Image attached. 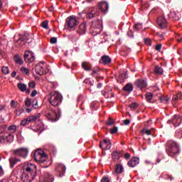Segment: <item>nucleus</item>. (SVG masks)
<instances>
[{"mask_svg":"<svg viewBox=\"0 0 182 182\" xmlns=\"http://www.w3.org/2000/svg\"><path fill=\"white\" fill-rule=\"evenodd\" d=\"M100 149H102V150H110V149H112V142L110 141V139H105L103 141H100Z\"/></svg>","mask_w":182,"mask_h":182,"instance_id":"11","label":"nucleus"},{"mask_svg":"<svg viewBox=\"0 0 182 182\" xmlns=\"http://www.w3.org/2000/svg\"><path fill=\"white\" fill-rule=\"evenodd\" d=\"M25 103L27 107H31V106H32V100H31V98H26Z\"/></svg>","mask_w":182,"mask_h":182,"instance_id":"42","label":"nucleus"},{"mask_svg":"<svg viewBox=\"0 0 182 182\" xmlns=\"http://www.w3.org/2000/svg\"><path fill=\"white\" fill-rule=\"evenodd\" d=\"M67 26L70 29H73L77 25V19L74 16H69L66 18Z\"/></svg>","mask_w":182,"mask_h":182,"instance_id":"9","label":"nucleus"},{"mask_svg":"<svg viewBox=\"0 0 182 182\" xmlns=\"http://www.w3.org/2000/svg\"><path fill=\"white\" fill-rule=\"evenodd\" d=\"M112 157L113 160H119V159H120V157H122V154H120V152H119L117 151H114L112 154Z\"/></svg>","mask_w":182,"mask_h":182,"instance_id":"23","label":"nucleus"},{"mask_svg":"<svg viewBox=\"0 0 182 182\" xmlns=\"http://www.w3.org/2000/svg\"><path fill=\"white\" fill-rule=\"evenodd\" d=\"M105 97H106V99H110V97H114L113 94H109V92H105L104 94Z\"/></svg>","mask_w":182,"mask_h":182,"instance_id":"47","label":"nucleus"},{"mask_svg":"<svg viewBox=\"0 0 182 182\" xmlns=\"http://www.w3.org/2000/svg\"><path fill=\"white\" fill-rule=\"evenodd\" d=\"M124 92H128L129 93L133 92V85L131 83L127 84L124 87Z\"/></svg>","mask_w":182,"mask_h":182,"instance_id":"26","label":"nucleus"},{"mask_svg":"<svg viewBox=\"0 0 182 182\" xmlns=\"http://www.w3.org/2000/svg\"><path fill=\"white\" fill-rule=\"evenodd\" d=\"M35 86H36V83H35V82L32 81V82H30L28 83V87L31 88V89H33L35 87Z\"/></svg>","mask_w":182,"mask_h":182,"instance_id":"50","label":"nucleus"},{"mask_svg":"<svg viewBox=\"0 0 182 182\" xmlns=\"http://www.w3.org/2000/svg\"><path fill=\"white\" fill-rule=\"evenodd\" d=\"M33 107L34 109H38V101L37 100L33 101Z\"/></svg>","mask_w":182,"mask_h":182,"instance_id":"56","label":"nucleus"},{"mask_svg":"<svg viewBox=\"0 0 182 182\" xmlns=\"http://www.w3.org/2000/svg\"><path fill=\"white\" fill-rule=\"evenodd\" d=\"M145 97H146V102H148L149 103H151V100H153V97H154L153 96V93L146 92L145 94Z\"/></svg>","mask_w":182,"mask_h":182,"instance_id":"28","label":"nucleus"},{"mask_svg":"<svg viewBox=\"0 0 182 182\" xmlns=\"http://www.w3.org/2000/svg\"><path fill=\"white\" fill-rule=\"evenodd\" d=\"M23 112H25L23 108H20L19 109L15 110V113H16V116H21L22 114V113H23Z\"/></svg>","mask_w":182,"mask_h":182,"instance_id":"43","label":"nucleus"},{"mask_svg":"<svg viewBox=\"0 0 182 182\" xmlns=\"http://www.w3.org/2000/svg\"><path fill=\"white\" fill-rule=\"evenodd\" d=\"M82 69L85 70L87 72H90V70H92V65L90 64L83 62L82 63Z\"/></svg>","mask_w":182,"mask_h":182,"instance_id":"24","label":"nucleus"},{"mask_svg":"<svg viewBox=\"0 0 182 182\" xmlns=\"http://www.w3.org/2000/svg\"><path fill=\"white\" fill-rule=\"evenodd\" d=\"M135 85L139 89H141H141H144V87H147V82L144 80H136Z\"/></svg>","mask_w":182,"mask_h":182,"instance_id":"18","label":"nucleus"},{"mask_svg":"<svg viewBox=\"0 0 182 182\" xmlns=\"http://www.w3.org/2000/svg\"><path fill=\"white\" fill-rule=\"evenodd\" d=\"M20 72L22 73V75H29L30 73L29 69L26 67H21L20 68Z\"/></svg>","mask_w":182,"mask_h":182,"instance_id":"35","label":"nucleus"},{"mask_svg":"<svg viewBox=\"0 0 182 182\" xmlns=\"http://www.w3.org/2000/svg\"><path fill=\"white\" fill-rule=\"evenodd\" d=\"M46 64L43 62L36 64V73L37 75H40V76H43V75H46L48 73V70H46Z\"/></svg>","mask_w":182,"mask_h":182,"instance_id":"6","label":"nucleus"},{"mask_svg":"<svg viewBox=\"0 0 182 182\" xmlns=\"http://www.w3.org/2000/svg\"><path fill=\"white\" fill-rule=\"evenodd\" d=\"M168 16L173 19H175V21H178L180 19V17L177 16V13H176V11H171L168 14Z\"/></svg>","mask_w":182,"mask_h":182,"instance_id":"29","label":"nucleus"},{"mask_svg":"<svg viewBox=\"0 0 182 182\" xmlns=\"http://www.w3.org/2000/svg\"><path fill=\"white\" fill-rule=\"evenodd\" d=\"M86 31H87V24L86 23H82L79 25L77 32L79 35H85Z\"/></svg>","mask_w":182,"mask_h":182,"instance_id":"17","label":"nucleus"},{"mask_svg":"<svg viewBox=\"0 0 182 182\" xmlns=\"http://www.w3.org/2000/svg\"><path fill=\"white\" fill-rule=\"evenodd\" d=\"M37 163H42V164H46V167H49L52 164V161L50 160H36Z\"/></svg>","mask_w":182,"mask_h":182,"instance_id":"27","label":"nucleus"},{"mask_svg":"<svg viewBox=\"0 0 182 182\" xmlns=\"http://www.w3.org/2000/svg\"><path fill=\"white\" fill-rule=\"evenodd\" d=\"M18 161H19V160H10L11 168H14V167L15 166V164H16V163H18Z\"/></svg>","mask_w":182,"mask_h":182,"instance_id":"44","label":"nucleus"},{"mask_svg":"<svg viewBox=\"0 0 182 182\" xmlns=\"http://www.w3.org/2000/svg\"><path fill=\"white\" fill-rule=\"evenodd\" d=\"M49 21H44L42 23H41V26L43 28H44V29H49Z\"/></svg>","mask_w":182,"mask_h":182,"instance_id":"39","label":"nucleus"},{"mask_svg":"<svg viewBox=\"0 0 182 182\" xmlns=\"http://www.w3.org/2000/svg\"><path fill=\"white\" fill-rule=\"evenodd\" d=\"M156 36H158V38H160V39H163V38H164V33H156Z\"/></svg>","mask_w":182,"mask_h":182,"instance_id":"62","label":"nucleus"},{"mask_svg":"<svg viewBox=\"0 0 182 182\" xmlns=\"http://www.w3.org/2000/svg\"><path fill=\"white\" fill-rule=\"evenodd\" d=\"M8 130L10 133H15V132H16V127L15 125H11L9 127Z\"/></svg>","mask_w":182,"mask_h":182,"instance_id":"40","label":"nucleus"},{"mask_svg":"<svg viewBox=\"0 0 182 182\" xmlns=\"http://www.w3.org/2000/svg\"><path fill=\"white\" fill-rule=\"evenodd\" d=\"M118 131H119V128L117 127H114V128L110 129V134H114L117 133Z\"/></svg>","mask_w":182,"mask_h":182,"instance_id":"46","label":"nucleus"},{"mask_svg":"<svg viewBox=\"0 0 182 182\" xmlns=\"http://www.w3.org/2000/svg\"><path fill=\"white\" fill-rule=\"evenodd\" d=\"M1 72L4 75H8L9 73V68L6 66H3L1 68Z\"/></svg>","mask_w":182,"mask_h":182,"instance_id":"37","label":"nucleus"},{"mask_svg":"<svg viewBox=\"0 0 182 182\" xmlns=\"http://www.w3.org/2000/svg\"><path fill=\"white\" fill-rule=\"evenodd\" d=\"M145 43L148 46H151V41H150V38H146L145 39Z\"/></svg>","mask_w":182,"mask_h":182,"instance_id":"55","label":"nucleus"},{"mask_svg":"<svg viewBox=\"0 0 182 182\" xmlns=\"http://www.w3.org/2000/svg\"><path fill=\"white\" fill-rule=\"evenodd\" d=\"M56 42H58V38H56V37H53L50 40V43L53 44V43H56Z\"/></svg>","mask_w":182,"mask_h":182,"instance_id":"53","label":"nucleus"},{"mask_svg":"<svg viewBox=\"0 0 182 182\" xmlns=\"http://www.w3.org/2000/svg\"><path fill=\"white\" fill-rule=\"evenodd\" d=\"M8 127L6 125H1L0 126V134H2V133H4L5 130H6V128Z\"/></svg>","mask_w":182,"mask_h":182,"instance_id":"45","label":"nucleus"},{"mask_svg":"<svg viewBox=\"0 0 182 182\" xmlns=\"http://www.w3.org/2000/svg\"><path fill=\"white\" fill-rule=\"evenodd\" d=\"M138 107H139V104L136 102H133L129 105L131 110H136V109H137Z\"/></svg>","mask_w":182,"mask_h":182,"instance_id":"41","label":"nucleus"},{"mask_svg":"<svg viewBox=\"0 0 182 182\" xmlns=\"http://www.w3.org/2000/svg\"><path fill=\"white\" fill-rule=\"evenodd\" d=\"M11 107H13L14 109L16 107V102H15L14 100H11Z\"/></svg>","mask_w":182,"mask_h":182,"instance_id":"59","label":"nucleus"},{"mask_svg":"<svg viewBox=\"0 0 182 182\" xmlns=\"http://www.w3.org/2000/svg\"><path fill=\"white\" fill-rule=\"evenodd\" d=\"M99 72H100V69L99 68H95L92 70V76H95V75H96V73H99Z\"/></svg>","mask_w":182,"mask_h":182,"instance_id":"48","label":"nucleus"},{"mask_svg":"<svg viewBox=\"0 0 182 182\" xmlns=\"http://www.w3.org/2000/svg\"><path fill=\"white\" fill-rule=\"evenodd\" d=\"M13 153L14 154H16V156L26 159V157H28V154L29 153V149H28V148H19L14 150Z\"/></svg>","mask_w":182,"mask_h":182,"instance_id":"7","label":"nucleus"},{"mask_svg":"<svg viewBox=\"0 0 182 182\" xmlns=\"http://www.w3.org/2000/svg\"><path fill=\"white\" fill-rule=\"evenodd\" d=\"M24 60L26 63H32L35 60V55L32 51H26L24 53Z\"/></svg>","mask_w":182,"mask_h":182,"instance_id":"13","label":"nucleus"},{"mask_svg":"<svg viewBox=\"0 0 182 182\" xmlns=\"http://www.w3.org/2000/svg\"><path fill=\"white\" fill-rule=\"evenodd\" d=\"M123 171H124V168H123V165H122L121 164H117L115 166V173L117 174H122V173H123Z\"/></svg>","mask_w":182,"mask_h":182,"instance_id":"22","label":"nucleus"},{"mask_svg":"<svg viewBox=\"0 0 182 182\" xmlns=\"http://www.w3.org/2000/svg\"><path fill=\"white\" fill-rule=\"evenodd\" d=\"M182 99V94L181 92H178V94L173 96L172 100L173 102H177V100H181Z\"/></svg>","mask_w":182,"mask_h":182,"instance_id":"33","label":"nucleus"},{"mask_svg":"<svg viewBox=\"0 0 182 182\" xmlns=\"http://www.w3.org/2000/svg\"><path fill=\"white\" fill-rule=\"evenodd\" d=\"M166 151L168 155L170 156V157H172V159H174L176 156H178L180 148L178 147L177 142L173 140H169L166 143Z\"/></svg>","mask_w":182,"mask_h":182,"instance_id":"2","label":"nucleus"},{"mask_svg":"<svg viewBox=\"0 0 182 182\" xmlns=\"http://www.w3.org/2000/svg\"><path fill=\"white\" fill-rule=\"evenodd\" d=\"M5 141L7 143H11V141H14V135L12 134H9L8 136H4L2 137Z\"/></svg>","mask_w":182,"mask_h":182,"instance_id":"30","label":"nucleus"},{"mask_svg":"<svg viewBox=\"0 0 182 182\" xmlns=\"http://www.w3.org/2000/svg\"><path fill=\"white\" fill-rule=\"evenodd\" d=\"M157 23L161 29L167 28V20L164 17H159L157 20Z\"/></svg>","mask_w":182,"mask_h":182,"instance_id":"16","label":"nucleus"},{"mask_svg":"<svg viewBox=\"0 0 182 182\" xmlns=\"http://www.w3.org/2000/svg\"><path fill=\"white\" fill-rule=\"evenodd\" d=\"M38 120V116L36 115H31L28 116L27 118L21 120V126H28L29 123H33Z\"/></svg>","mask_w":182,"mask_h":182,"instance_id":"10","label":"nucleus"},{"mask_svg":"<svg viewBox=\"0 0 182 182\" xmlns=\"http://www.w3.org/2000/svg\"><path fill=\"white\" fill-rule=\"evenodd\" d=\"M141 132L144 134H146V136H150V134H151V131L150 129H147L146 128H144Z\"/></svg>","mask_w":182,"mask_h":182,"instance_id":"38","label":"nucleus"},{"mask_svg":"<svg viewBox=\"0 0 182 182\" xmlns=\"http://www.w3.org/2000/svg\"><path fill=\"white\" fill-rule=\"evenodd\" d=\"M158 99L161 100V102H163L164 103H168V97H166L163 96V95H161Z\"/></svg>","mask_w":182,"mask_h":182,"instance_id":"36","label":"nucleus"},{"mask_svg":"<svg viewBox=\"0 0 182 182\" xmlns=\"http://www.w3.org/2000/svg\"><path fill=\"white\" fill-rule=\"evenodd\" d=\"M38 95V91H36V90H33L31 94V97H35V95Z\"/></svg>","mask_w":182,"mask_h":182,"instance_id":"60","label":"nucleus"},{"mask_svg":"<svg viewBox=\"0 0 182 182\" xmlns=\"http://www.w3.org/2000/svg\"><path fill=\"white\" fill-rule=\"evenodd\" d=\"M111 62L112 59L108 55H103L100 60V63H102V65H109Z\"/></svg>","mask_w":182,"mask_h":182,"instance_id":"20","label":"nucleus"},{"mask_svg":"<svg viewBox=\"0 0 182 182\" xmlns=\"http://www.w3.org/2000/svg\"><path fill=\"white\" fill-rule=\"evenodd\" d=\"M4 174H5V172L4 171V168H2V166H0V177H2Z\"/></svg>","mask_w":182,"mask_h":182,"instance_id":"61","label":"nucleus"},{"mask_svg":"<svg viewBox=\"0 0 182 182\" xmlns=\"http://www.w3.org/2000/svg\"><path fill=\"white\" fill-rule=\"evenodd\" d=\"M124 124H125L126 126H129V124H130V119H125L124 121Z\"/></svg>","mask_w":182,"mask_h":182,"instance_id":"63","label":"nucleus"},{"mask_svg":"<svg viewBox=\"0 0 182 182\" xmlns=\"http://www.w3.org/2000/svg\"><path fill=\"white\" fill-rule=\"evenodd\" d=\"M41 182H53L55 178L49 172H44L41 177Z\"/></svg>","mask_w":182,"mask_h":182,"instance_id":"12","label":"nucleus"},{"mask_svg":"<svg viewBox=\"0 0 182 182\" xmlns=\"http://www.w3.org/2000/svg\"><path fill=\"white\" fill-rule=\"evenodd\" d=\"M101 182H110V179H109V178H103Z\"/></svg>","mask_w":182,"mask_h":182,"instance_id":"64","label":"nucleus"},{"mask_svg":"<svg viewBox=\"0 0 182 182\" xmlns=\"http://www.w3.org/2000/svg\"><path fill=\"white\" fill-rule=\"evenodd\" d=\"M99 11L96 8L90 9L89 12L87 13L86 17L87 19H92V18H96V16H99Z\"/></svg>","mask_w":182,"mask_h":182,"instance_id":"14","label":"nucleus"},{"mask_svg":"<svg viewBox=\"0 0 182 182\" xmlns=\"http://www.w3.org/2000/svg\"><path fill=\"white\" fill-rule=\"evenodd\" d=\"M127 36H129V38H133V31L132 30H129L128 32H127Z\"/></svg>","mask_w":182,"mask_h":182,"instance_id":"58","label":"nucleus"},{"mask_svg":"<svg viewBox=\"0 0 182 182\" xmlns=\"http://www.w3.org/2000/svg\"><path fill=\"white\" fill-rule=\"evenodd\" d=\"M173 123L175 124L176 126H180L182 123V117L180 115H174L172 119Z\"/></svg>","mask_w":182,"mask_h":182,"instance_id":"21","label":"nucleus"},{"mask_svg":"<svg viewBox=\"0 0 182 182\" xmlns=\"http://www.w3.org/2000/svg\"><path fill=\"white\" fill-rule=\"evenodd\" d=\"M45 116L49 122L53 123L59 120V115H58V113L53 109H48L46 111Z\"/></svg>","mask_w":182,"mask_h":182,"instance_id":"5","label":"nucleus"},{"mask_svg":"<svg viewBox=\"0 0 182 182\" xmlns=\"http://www.w3.org/2000/svg\"><path fill=\"white\" fill-rule=\"evenodd\" d=\"M55 170L57 173L59 174V177H63L65 176V173H66V166L63 164H59L56 167Z\"/></svg>","mask_w":182,"mask_h":182,"instance_id":"15","label":"nucleus"},{"mask_svg":"<svg viewBox=\"0 0 182 182\" xmlns=\"http://www.w3.org/2000/svg\"><path fill=\"white\" fill-rule=\"evenodd\" d=\"M114 123V121L110 118L109 121L107 122V125L112 126V124H113Z\"/></svg>","mask_w":182,"mask_h":182,"instance_id":"57","label":"nucleus"},{"mask_svg":"<svg viewBox=\"0 0 182 182\" xmlns=\"http://www.w3.org/2000/svg\"><path fill=\"white\" fill-rule=\"evenodd\" d=\"M90 32L93 36H96V35H99L102 32V24L100 21L95 22V25L91 27Z\"/></svg>","mask_w":182,"mask_h":182,"instance_id":"8","label":"nucleus"},{"mask_svg":"<svg viewBox=\"0 0 182 182\" xmlns=\"http://www.w3.org/2000/svg\"><path fill=\"white\" fill-rule=\"evenodd\" d=\"M36 165L27 164L21 171L23 182H31L36 177Z\"/></svg>","mask_w":182,"mask_h":182,"instance_id":"1","label":"nucleus"},{"mask_svg":"<svg viewBox=\"0 0 182 182\" xmlns=\"http://www.w3.org/2000/svg\"><path fill=\"white\" fill-rule=\"evenodd\" d=\"M154 97H158V99L161 97V93H160V90L156 87L155 90L151 92Z\"/></svg>","mask_w":182,"mask_h":182,"instance_id":"32","label":"nucleus"},{"mask_svg":"<svg viewBox=\"0 0 182 182\" xmlns=\"http://www.w3.org/2000/svg\"><path fill=\"white\" fill-rule=\"evenodd\" d=\"M63 97H62V94H60L58 91H55L52 92L50 95L49 102L51 106H54L56 107L59 106L62 103Z\"/></svg>","mask_w":182,"mask_h":182,"instance_id":"3","label":"nucleus"},{"mask_svg":"<svg viewBox=\"0 0 182 182\" xmlns=\"http://www.w3.org/2000/svg\"><path fill=\"white\" fill-rule=\"evenodd\" d=\"M164 70L163 68L159 65L155 66V73L156 75H163Z\"/></svg>","mask_w":182,"mask_h":182,"instance_id":"34","label":"nucleus"},{"mask_svg":"<svg viewBox=\"0 0 182 182\" xmlns=\"http://www.w3.org/2000/svg\"><path fill=\"white\" fill-rule=\"evenodd\" d=\"M99 9L103 14H107V11H109V4L107 2H102L99 4Z\"/></svg>","mask_w":182,"mask_h":182,"instance_id":"19","label":"nucleus"},{"mask_svg":"<svg viewBox=\"0 0 182 182\" xmlns=\"http://www.w3.org/2000/svg\"><path fill=\"white\" fill-rule=\"evenodd\" d=\"M143 28V24L141 23H137L135 25V29H136L137 31H140V29H142Z\"/></svg>","mask_w":182,"mask_h":182,"instance_id":"49","label":"nucleus"},{"mask_svg":"<svg viewBox=\"0 0 182 182\" xmlns=\"http://www.w3.org/2000/svg\"><path fill=\"white\" fill-rule=\"evenodd\" d=\"M17 87H18V89H19V90H21V92H26L27 86L26 84L19 82L17 84Z\"/></svg>","mask_w":182,"mask_h":182,"instance_id":"31","label":"nucleus"},{"mask_svg":"<svg viewBox=\"0 0 182 182\" xmlns=\"http://www.w3.org/2000/svg\"><path fill=\"white\" fill-rule=\"evenodd\" d=\"M161 44H157L155 47V50H157V52H160L161 50Z\"/></svg>","mask_w":182,"mask_h":182,"instance_id":"54","label":"nucleus"},{"mask_svg":"<svg viewBox=\"0 0 182 182\" xmlns=\"http://www.w3.org/2000/svg\"><path fill=\"white\" fill-rule=\"evenodd\" d=\"M175 38H176V39L178 42H181L182 41V38L180 36V34L176 33Z\"/></svg>","mask_w":182,"mask_h":182,"instance_id":"52","label":"nucleus"},{"mask_svg":"<svg viewBox=\"0 0 182 182\" xmlns=\"http://www.w3.org/2000/svg\"><path fill=\"white\" fill-rule=\"evenodd\" d=\"M16 63H18V65H22V63H23V61L19 57H16Z\"/></svg>","mask_w":182,"mask_h":182,"instance_id":"51","label":"nucleus"},{"mask_svg":"<svg viewBox=\"0 0 182 182\" xmlns=\"http://www.w3.org/2000/svg\"><path fill=\"white\" fill-rule=\"evenodd\" d=\"M31 157H33L34 160H41V159H45L48 160L49 156L42 149H37L31 153Z\"/></svg>","mask_w":182,"mask_h":182,"instance_id":"4","label":"nucleus"},{"mask_svg":"<svg viewBox=\"0 0 182 182\" xmlns=\"http://www.w3.org/2000/svg\"><path fill=\"white\" fill-rule=\"evenodd\" d=\"M139 163H140L139 160H129L127 164L129 167L134 168Z\"/></svg>","mask_w":182,"mask_h":182,"instance_id":"25","label":"nucleus"}]
</instances>
